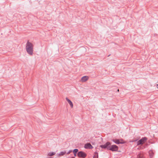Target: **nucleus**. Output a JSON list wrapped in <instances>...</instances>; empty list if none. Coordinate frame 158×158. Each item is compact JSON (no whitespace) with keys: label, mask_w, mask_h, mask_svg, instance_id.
Segmentation results:
<instances>
[{"label":"nucleus","mask_w":158,"mask_h":158,"mask_svg":"<svg viewBox=\"0 0 158 158\" xmlns=\"http://www.w3.org/2000/svg\"><path fill=\"white\" fill-rule=\"evenodd\" d=\"M26 50L28 53L32 55L33 51V46L32 43L28 42L26 44Z\"/></svg>","instance_id":"1"},{"label":"nucleus","mask_w":158,"mask_h":158,"mask_svg":"<svg viewBox=\"0 0 158 158\" xmlns=\"http://www.w3.org/2000/svg\"><path fill=\"white\" fill-rule=\"evenodd\" d=\"M108 149H109L112 151H116L118 149V147L117 146L115 145H112L108 147Z\"/></svg>","instance_id":"2"},{"label":"nucleus","mask_w":158,"mask_h":158,"mask_svg":"<svg viewBox=\"0 0 158 158\" xmlns=\"http://www.w3.org/2000/svg\"><path fill=\"white\" fill-rule=\"evenodd\" d=\"M147 140V138L144 137L142 138L141 139L137 141V144L139 145H142L145 143Z\"/></svg>","instance_id":"3"},{"label":"nucleus","mask_w":158,"mask_h":158,"mask_svg":"<svg viewBox=\"0 0 158 158\" xmlns=\"http://www.w3.org/2000/svg\"><path fill=\"white\" fill-rule=\"evenodd\" d=\"M77 156L79 157L85 158L86 157V154L83 152H80L78 153Z\"/></svg>","instance_id":"4"},{"label":"nucleus","mask_w":158,"mask_h":158,"mask_svg":"<svg viewBox=\"0 0 158 158\" xmlns=\"http://www.w3.org/2000/svg\"><path fill=\"white\" fill-rule=\"evenodd\" d=\"M110 144L111 143L109 142H107L105 144L100 145V147L104 148H107L108 149V147Z\"/></svg>","instance_id":"5"},{"label":"nucleus","mask_w":158,"mask_h":158,"mask_svg":"<svg viewBox=\"0 0 158 158\" xmlns=\"http://www.w3.org/2000/svg\"><path fill=\"white\" fill-rule=\"evenodd\" d=\"M89 79V77L87 76H85L82 77L81 80V81L82 82H85L86 81Z\"/></svg>","instance_id":"6"},{"label":"nucleus","mask_w":158,"mask_h":158,"mask_svg":"<svg viewBox=\"0 0 158 158\" xmlns=\"http://www.w3.org/2000/svg\"><path fill=\"white\" fill-rule=\"evenodd\" d=\"M84 147L85 148H89V149H92L93 148V147H92V146L89 143H88L86 144L85 145Z\"/></svg>","instance_id":"7"},{"label":"nucleus","mask_w":158,"mask_h":158,"mask_svg":"<svg viewBox=\"0 0 158 158\" xmlns=\"http://www.w3.org/2000/svg\"><path fill=\"white\" fill-rule=\"evenodd\" d=\"M65 99L70 105L71 108H73V104L72 102L68 98H66Z\"/></svg>","instance_id":"8"},{"label":"nucleus","mask_w":158,"mask_h":158,"mask_svg":"<svg viewBox=\"0 0 158 158\" xmlns=\"http://www.w3.org/2000/svg\"><path fill=\"white\" fill-rule=\"evenodd\" d=\"M113 141L117 144L123 143H124V142H120V140L119 139H113Z\"/></svg>","instance_id":"9"},{"label":"nucleus","mask_w":158,"mask_h":158,"mask_svg":"<svg viewBox=\"0 0 158 158\" xmlns=\"http://www.w3.org/2000/svg\"><path fill=\"white\" fill-rule=\"evenodd\" d=\"M56 154V153L54 152H50L48 154V156H52Z\"/></svg>","instance_id":"10"},{"label":"nucleus","mask_w":158,"mask_h":158,"mask_svg":"<svg viewBox=\"0 0 158 158\" xmlns=\"http://www.w3.org/2000/svg\"><path fill=\"white\" fill-rule=\"evenodd\" d=\"M66 153V152H61L58 155V156H63Z\"/></svg>","instance_id":"11"},{"label":"nucleus","mask_w":158,"mask_h":158,"mask_svg":"<svg viewBox=\"0 0 158 158\" xmlns=\"http://www.w3.org/2000/svg\"><path fill=\"white\" fill-rule=\"evenodd\" d=\"M98 155L97 153H95L93 158H98Z\"/></svg>","instance_id":"12"},{"label":"nucleus","mask_w":158,"mask_h":158,"mask_svg":"<svg viewBox=\"0 0 158 158\" xmlns=\"http://www.w3.org/2000/svg\"><path fill=\"white\" fill-rule=\"evenodd\" d=\"M137 158H143V155L142 154H139Z\"/></svg>","instance_id":"13"},{"label":"nucleus","mask_w":158,"mask_h":158,"mask_svg":"<svg viewBox=\"0 0 158 158\" xmlns=\"http://www.w3.org/2000/svg\"><path fill=\"white\" fill-rule=\"evenodd\" d=\"M78 150L77 149H76L73 150V153H77L78 152Z\"/></svg>","instance_id":"14"},{"label":"nucleus","mask_w":158,"mask_h":158,"mask_svg":"<svg viewBox=\"0 0 158 158\" xmlns=\"http://www.w3.org/2000/svg\"><path fill=\"white\" fill-rule=\"evenodd\" d=\"M72 152V151H70L67 154H69L70 152Z\"/></svg>","instance_id":"15"},{"label":"nucleus","mask_w":158,"mask_h":158,"mask_svg":"<svg viewBox=\"0 0 158 158\" xmlns=\"http://www.w3.org/2000/svg\"><path fill=\"white\" fill-rule=\"evenodd\" d=\"M74 153V156H76V155H77V154L76 153Z\"/></svg>","instance_id":"16"},{"label":"nucleus","mask_w":158,"mask_h":158,"mask_svg":"<svg viewBox=\"0 0 158 158\" xmlns=\"http://www.w3.org/2000/svg\"><path fill=\"white\" fill-rule=\"evenodd\" d=\"M120 142H124L123 140L121 139L120 140Z\"/></svg>","instance_id":"17"},{"label":"nucleus","mask_w":158,"mask_h":158,"mask_svg":"<svg viewBox=\"0 0 158 158\" xmlns=\"http://www.w3.org/2000/svg\"><path fill=\"white\" fill-rule=\"evenodd\" d=\"M157 88L158 89V84L157 85Z\"/></svg>","instance_id":"18"},{"label":"nucleus","mask_w":158,"mask_h":158,"mask_svg":"<svg viewBox=\"0 0 158 158\" xmlns=\"http://www.w3.org/2000/svg\"><path fill=\"white\" fill-rule=\"evenodd\" d=\"M118 91H119V89H118Z\"/></svg>","instance_id":"19"}]
</instances>
